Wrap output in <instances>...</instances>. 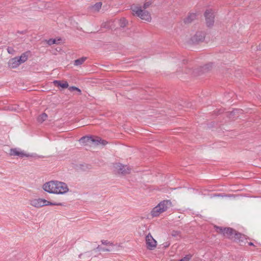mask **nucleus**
<instances>
[{
    "label": "nucleus",
    "mask_w": 261,
    "mask_h": 261,
    "mask_svg": "<svg viewBox=\"0 0 261 261\" xmlns=\"http://www.w3.org/2000/svg\"><path fill=\"white\" fill-rule=\"evenodd\" d=\"M86 60V58L82 57L81 58L78 59L74 61V65L75 66H79L82 65Z\"/></svg>",
    "instance_id": "obj_17"
},
{
    "label": "nucleus",
    "mask_w": 261,
    "mask_h": 261,
    "mask_svg": "<svg viewBox=\"0 0 261 261\" xmlns=\"http://www.w3.org/2000/svg\"><path fill=\"white\" fill-rule=\"evenodd\" d=\"M114 171L119 174L125 175L130 172L131 169L127 165L120 163H116L114 165Z\"/></svg>",
    "instance_id": "obj_6"
},
{
    "label": "nucleus",
    "mask_w": 261,
    "mask_h": 261,
    "mask_svg": "<svg viewBox=\"0 0 261 261\" xmlns=\"http://www.w3.org/2000/svg\"><path fill=\"white\" fill-rule=\"evenodd\" d=\"M130 10L134 16L148 22L151 21L152 17L150 13L148 11L143 9L142 6L134 5L131 6Z\"/></svg>",
    "instance_id": "obj_2"
},
{
    "label": "nucleus",
    "mask_w": 261,
    "mask_h": 261,
    "mask_svg": "<svg viewBox=\"0 0 261 261\" xmlns=\"http://www.w3.org/2000/svg\"><path fill=\"white\" fill-rule=\"evenodd\" d=\"M90 140L92 141V142L95 145H105L106 144V142L105 140H103L99 138H96L95 139H91Z\"/></svg>",
    "instance_id": "obj_13"
},
{
    "label": "nucleus",
    "mask_w": 261,
    "mask_h": 261,
    "mask_svg": "<svg viewBox=\"0 0 261 261\" xmlns=\"http://www.w3.org/2000/svg\"><path fill=\"white\" fill-rule=\"evenodd\" d=\"M206 23L208 27L213 25L214 22V12L212 9L206 10L204 13Z\"/></svg>",
    "instance_id": "obj_8"
},
{
    "label": "nucleus",
    "mask_w": 261,
    "mask_h": 261,
    "mask_svg": "<svg viewBox=\"0 0 261 261\" xmlns=\"http://www.w3.org/2000/svg\"><path fill=\"white\" fill-rule=\"evenodd\" d=\"M216 230L218 232L222 233L224 236L231 239L240 240L244 237L241 233H236L234 230L230 228H222L220 227H216Z\"/></svg>",
    "instance_id": "obj_5"
},
{
    "label": "nucleus",
    "mask_w": 261,
    "mask_h": 261,
    "mask_svg": "<svg viewBox=\"0 0 261 261\" xmlns=\"http://www.w3.org/2000/svg\"><path fill=\"white\" fill-rule=\"evenodd\" d=\"M69 90L70 91H76L79 93V94H81V90L79 88L74 86L70 87L69 88Z\"/></svg>",
    "instance_id": "obj_20"
},
{
    "label": "nucleus",
    "mask_w": 261,
    "mask_h": 261,
    "mask_svg": "<svg viewBox=\"0 0 261 261\" xmlns=\"http://www.w3.org/2000/svg\"><path fill=\"white\" fill-rule=\"evenodd\" d=\"M249 245L250 246H252V245H253V244L252 243L250 242L249 243Z\"/></svg>",
    "instance_id": "obj_23"
},
{
    "label": "nucleus",
    "mask_w": 261,
    "mask_h": 261,
    "mask_svg": "<svg viewBox=\"0 0 261 261\" xmlns=\"http://www.w3.org/2000/svg\"><path fill=\"white\" fill-rule=\"evenodd\" d=\"M61 39H50L47 40V43L48 45H51L53 44H58L60 43Z\"/></svg>",
    "instance_id": "obj_16"
},
{
    "label": "nucleus",
    "mask_w": 261,
    "mask_h": 261,
    "mask_svg": "<svg viewBox=\"0 0 261 261\" xmlns=\"http://www.w3.org/2000/svg\"><path fill=\"white\" fill-rule=\"evenodd\" d=\"M53 83L56 86L61 87L62 88H67L68 87V84L67 82H62L60 81H54Z\"/></svg>",
    "instance_id": "obj_12"
},
{
    "label": "nucleus",
    "mask_w": 261,
    "mask_h": 261,
    "mask_svg": "<svg viewBox=\"0 0 261 261\" xmlns=\"http://www.w3.org/2000/svg\"><path fill=\"white\" fill-rule=\"evenodd\" d=\"M47 118V115L45 113H42L41 114L38 118V122L40 123H42Z\"/></svg>",
    "instance_id": "obj_18"
},
{
    "label": "nucleus",
    "mask_w": 261,
    "mask_h": 261,
    "mask_svg": "<svg viewBox=\"0 0 261 261\" xmlns=\"http://www.w3.org/2000/svg\"><path fill=\"white\" fill-rule=\"evenodd\" d=\"M101 242L102 245H105L108 247V248H107L106 249H102V250H103V251H112L114 247L115 246L113 243L111 242L110 241H109L108 240H102L101 241ZM98 248H99V250H101V249L100 248L99 246L98 247Z\"/></svg>",
    "instance_id": "obj_10"
},
{
    "label": "nucleus",
    "mask_w": 261,
    "mask_h": 261,
    "mask_svg": "<svg viewBox=\"0 0 261 261\" xmlns=\"http://www.w3.org/2000/svg\"><path fill=\"white\" fill-rule=\"evenodd\" d=\"M18 59L20 63L22 64L25 62L28 59V53H25L22 54L20 57H18Z\"/></svg>",
    "instance_id": "obj_15"
},
{
    "label": "nucleus",
    "mask_w": 261,
    "mask_h": 261,
    "mask_svg": "<svg viewBox=\"0 0 261 261\" xmlns=\"http://www.w3.org/2000/svg\"><path fill=\"white\" fill-rule=\"evenodd\" d=\"M152 4V0H147L145 1L142 8L144 9H146L149 8Z\"/></svg>",
    "instance_id": "obj_19"
},
{
    "label": "nucleus",
    "mask_w": 261,
    "mask_h": 261,
    "mask_svg": "<svg viewBox=\"0 0 261 261\" xmlns=\"http://www.w3.org/2000/svg\"><path fill=\"white\" fill-rule=\"evenodd\" d=\"M171 206L172 203L170 200H163L152 208L150 214L152 217H158L164 212L167 211Z\"/></svg>",
    "instance_id": "obj_3"
},
{
    "label": "nucleus",
    "mask_w": 261,
    "mask_h": 261,
    "mask_svg": "<svg viewBox=\"0 0 261 261\" xmlns=\"http://www.w3.org/2000/svg\"><path fill=\"white\" fill-rule=\"evenodd\" d=\"M20 65L17 57L11 59L9 61V66L11 68H16Z\"/></svg>",
    "instance_id": "obj_11"
},
{
    "label": "nucleus",
    "mask_w": 261,
    "mask_h": 261,
    "mask_svg": "<svg viewBox=\"0 0 261 261\" xmlns=\"http://www.w3.org/2000/svg\"><path fill=\"white\" fill-rule=\"evenodd\" d=\"M191 16L195 17V15L193 14V15H191Z\"/></svg>",
    "instance_id": "obj_25"
},
{
    "label": "nucleus",
    "mask_w": 261,
    "mask_h": 261,
    "mask_svg": "<svg viewBox=\"0 0 261 261\" xmlns=\"http://www.w3.org/2000/svg\"><path fill=\"white\" fill-rule=\"evenodd\" d=\"M102 6L101 2H98L92 6L91 9L93 12H98L101 9Z\"/></svg>",
    "instance_id": "obj_14"
},
{
    "label": "nucleus",
    "mask_w": 261,
    "mask_h": 261,
    "mask_svg": "<svg viewBox=\"0 0 261 261\" xmlns=\"http://www.w3.org/2000/svg\"><path fill=\"white\" fill-rule=\"evenodd\" d=\"M199 35V37L198 38H196V41H201L204 38V34L201 33H198L196 34V36H198V35Z\"/></svg>",
    "instance_id": "obj_21"
},
{
    "label": "nucleus",
    "mask_w": 261,
    "mask_h": 261,
    "mask_svg": "<svg viewBox=\"0 0 261 261\" xmlns=\"http://www.w3.org/2000/svg\"><path fill=\"white\" fill-rule=\"evenodd\" d=\"M29 204L36 208H39L45 206L57 205L64 206V203L62 202H52L43 198H33L29 200Z\"/></svg>",
    "instance_id": "obj_4"
},
{
    "label": "nucleus",
    "mask_w": 261,
    "mask_h": 261,
    "mask_svg": "<svg viewBox=\"0 0 261 261\" xmlns=\"http://www.w3.org/2000/svg\"><path fill=\"white\" fill-rule=\"evenodd\" d=\"M85 139V138H82V139H81V140H84V139Z\"/></svg>",
    "instance_id": "obj_24"
},
{
    "label": "nucleus",
    "mask_w": 261,
    "mask_h": 261,
    "mask_svg": "<svg viewBox=\"0 0 261 261\" xmlns=\"http://www.w3.org/2000/svg\"><path fill=\"white\" fill-rule=\"evenodd\" d=\"M120 23H121V27H124L126 25L127 22L125 19H121Z\"/></svg>",
    "instance_id": "obj_22"
},
{
    "label": "nucleus",
    "mask_w": 261,
    "mask_h": 261,
    "mask_svg": "<svg viewBox=\"0 0 261 261\" xmlns=\"http://www.w3.org/2000/svg\"><path fill=\"white\" fill-rule=\"evenodd\" d=\"M42 188L45 192L55 195H64L70 191L68 185L58 180H51L44 183Z\"/></svg>",
    "instance_id": "obj_1"
},
{
    "label": "nucleus",
    "mask_w": 261,
    "mask_h": 261,
    "mask_svg": "<svg viewBox=\"0 0 261 261\" xmlns=\"http://www.w3.org/2000/svg\"><path fill=\"white\" fill-rule=\"evenodd\" d=\"M145 242L146 247L149 250H153L156 247L157 242L150 234H148L146 236Z\"/></svg>",
    "instance_id": "obj_9"
},
{
    "label": "nucleus",
    "mask_w": 261,
    "mask_h": 261,
    "mask_svg": "<svg viewBox=\"0 0 261 261\" xmlns=\"http://www.w3.org/2000/svg\"><path fill=\"white\" fill-rule=\"evenodd\" d=\"M9 154L11 156H17L20 158H29L34 156L33 154L27 153L25 151L19 148H11L10 150Z\"/></svg>",
    "instance_id": "obj_7"
}]
</instances>
